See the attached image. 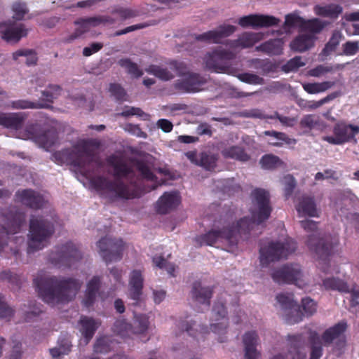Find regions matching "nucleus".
<instances>
[{
  "label": "nucleus",
  "instance_id": "obj_1",
  "mask_svg": "<svg viewBox=\"0 0 359 359\" xmlns=\"http://www.w3.org/2000/svg\"><path fill=\"white\" fill-rule=\"evenodd\" d=\"M251 199V217H244L236 224L233 223L222 229H211L195 238L197 244L199 246H212L217 242L224 241L233 246L238 241V236L249 234L255 226L266 222L270 217L273 210L269 192L264 189L257 188L252 191Z\"/></svg>",
  "mask_w": 359,
  "mask_h": 359
},
{
  "label": "nucleus",
  "instance_id": "obj_2",
  "mask_svg": "<svg viewBox=\"0 0 359 359\" xmlns=\"http://www.w3.org/2000/svg\"><path fill=\"white\" fill-rule=\"evenodd\" d=\"M106 162L109 166L113 168L115 179L111 180L103 176H97L91 180L93 186L100 192L102 197L109 202L137 197V194L134 191H130L128 186L121 180V178H127L133 174V169L128 166L121 156L115 154L109 156Z\"/></svg>",
  "mask_w": 359,
  "mask_h": 359
},
{
  "label": "nucleus",
  "instance_id": "obj_3",
  "mask_svg": "<svg viewBox=\"0 0 359 359\" xmlns=\"http://www.w3.org/2000/svg\"><path fill=\"white\" fill-rule=\"evenodd\" d=\"M33 283L39 297L51 306L72 301L82 285L74 278L41 275L34 279Z\"/></svg>",
  "mask_w": 359,
  "mask_h": 359
},
{
  "label": "nucleus",
  "instance_id": "obj_4",
  "mask_svg": "<svg viewBox=\"0 0 359 359\" xmlns=\"http://www.w3.org/2000/svg\"><path fill=\"white\" fill-rule=\"evenodd\" d=\"M55 232L54 224L42 216L32 215L29 220L27 253L42 250Z\"/></svg>",
  "mask_w": 359,
  "mask_h": 359
},
{
  "label": "nucleus",
  "instance_id": "obj_5",
  "mask_svg": "<svg viewBox=\"0 0 359 359\" xmlns=\"http://www.w3.org/2000/svg\"><path fill=\"white\" fill-rule=\"evenodd\" d=\"M297 249V243L291 238H286L283 241H271L267 245L259 249V259L262 266L266 267L271 262L286 259Z\"/></svg>",
  "mask_w": 359,
  "mask_h": 359
},
{
  "label": "nucleus",
  "instance_id": "obj_6",
  "mask_svg": "<svg viewBox=\"0 0 359 359\" xmlns=\"http://www.w3.org/2000/svg\"><path fill=\"white\" fill-rule=\"evenodd\" d=\"M53 157L58 164L69 163L74 167L85 169L93 161L94 154L86 142L74 147V149H64L55 152Z\"/></svg>",
  "mask_w": 359,
  "mask_h": 359
},
{
  "label": "nucleus",
  "instance_id": "obj_7",
  "mask_svg": "<svg viewBox=\"0 0 359 359\" xmlns=\"http://www.w3.org/2000/svg\"><path fill=\"white\" fill-rule=\"evenodd\" d=\"M332 135H326L322 140L333 145L346 143H357L356 136L359 135V126L345 121H337L333 126Z\"/></svg>",
  "mask_w": 359,
  "mask_h": 359
},
{
  "label": "nucleus",
  "instance_id": "obj_8",
  "mask_svg": "<svg viewBox=\"0 0 359 359\" xmlns=\"http://www.w3.org/2000/svg\"><path fill=\"white\" fill-rule=\"evenodd\" d=\"M337 240L334 242H327L324 238H319L316 234L309 236L306 245L310 250L314 252L318 258V266L320 269L327 273L329 270L330 256L334 246L337 245Z\"/></svg>",
  "mask_w": 359,
  "mask_h": 359
},
{
  "label": "nucleus",
  "instance_id": "obj_9",
  "mask_svg": "<svg viewBox=\"0 0 359 359\" xmlns=\"http://www.w3.org/2000/svg\"><path fill=\"white\" fill-rule=\"evenodd\" d=\"M81 257V253L78 248L73 243L68 242L57 246L55 251L50 254L49 260L59 268L70 267Z\"/></svg>",
  "mask_w": 359,
  "mask_h": 359
},
{
  "label": "nucleus",
  "instance_id": "obj_10",
  "mask_svg": "<svg viewBox=\"0 0 359 359\" xmlns=\"http://www.w3.org/2000/svg\"><path fill=\"white\" fill-rule=\"evenodd\" d=\"M236 53L231 50H226L222 47H217L212 52L207 53L203 61L205 67L215 72H224L228 68L229 62L235 59Z\"/></svg>",
  "mask_w": 359,
  "mask_h": 359
},
{
  "label": "nucleus",
  "instance_id": "obj_11",
  "mask_svg": "<svg viewBox=\"0 0 359 359\" xmlns=\"http://www.w3.org/2000/svg\"><path fill=\"white\" fill-rule=\"evenodd\" d=\"M62 88L57 84H50L48 88L41 91V102H31L27 100H18L12 101L10 107L15 109H43L48 108L49 104L45 103H53V100L60 95Z\"/></svg>",
  "mask_w": 359,
  "mask_h": 359
},
{
  "label": "nucleus",
  "instance_id": "obj_12",
  "mask_svg": "<svg viewBox=\"0 0 359 359\" xmlns=\"http://www.w3.org/2000/svg\"><path fill=\"white\" fill-rule=\"evenodd\" d=\"M97 245L100 255L107 264L121 259L125 248L122 239L105 236L97 242Z\"/></svg>",
  "mask_w": 359,
  "mask_h": 359
},
{
  "label": "nucleus",
  "instance_id": "obj_13",
  "mask_svg": "<svg viewBox=\"0 0 359 359\" xmlns=\"http://www.w3.org/2000/svg\"><path fill=\"white\" fill-rule=\"evenodd\" d=\"M276 300L285 314V320L287 323L294 324L302 320L303 313L300 306L294 300L292 293L278 294L276 295Z\"/></svg>",
  "mask_w": 359,
  "mask_h": 359
},
{
  "label": "nucleus",
  "instance_id": "obj_14",
  "mask_svg": "<svg viewBox=\"0 0 359 359\" xmlns=\"http://www.w3.org/2000/svg\"><path fill=\"white\" fill-rule=\"evenodd\" d=\"M348 328L347 322L342 320L332 327L326 329L321 335V340L325 346L334 343L338 349L345 347L346 339L345 333Z\"/></svg>",
  "mask_w": 359,
  "mask_h": 359
},
{
  "label": "nucleus",
  "instance_id": "obj_15",
  "mask_svg": "<svg viewBox=\"0 0 359 359\" xmlns=\"http://www.w3.org/2000/svg\"><path fill=\"white\" fill-rule=\"evenodd\" d=\"M271 277L278 284L292 283L299 285L302 277L301 266L297 264H285L275 270Z\"/></svg>",
  "mask_w": 359,
  "mask_h": 359
},
{
  "label": "nucleus",
  "instance_id": "obj_16",
  "mask_svg": "<svg viewBox=\"0 0 359 359\" xmlns=\"http://www.w3.org/2000/svg\"><path fill=\"white\" fill-rule=\"evenodd\" d=\"M206 82V79L200 74L190 72L184 78L177 80L173 87L180 93H196L201 90Z\"/></svg>",
  "mask_w": 359,
  "mask_h": 359
},
{
  "label": "nucleus",
  "instance_id": "obj_17",
  "mask_svg": "<svg viewBox=\"0 0 359 359\" xmlns=\"http://www.w3.org/2000/svg\"><path fill=\"white\" fill-rule=\"evenodd\" d=\"M1 38L10 43H17L27 35V29L23 24H18L13 20L0 23Z\"/></svg>",
  "mask_w": 359,
  "mask_h": 359
},
{
  "label": "nucleus",
  "instance_id": "obj_18",
  "mask_svg": "<svg viewBox=\"0 0 359 359\" xmlns=\"http://www.w3.org/2000/svg\"><path fill=\"white\" fill-rule=\"evenodd\" d=\"M15 197L17 201L34 210L43 208L46 203L41 194L32 189L18 190Z\"/></svg>",
  "mask_w": 359,
  "mask_h": 359
},
{
  "label": "nucleus",
  "instance_id": "obj_19",
  "mask_svg": "<svg viewBox=\"0 0 359 359\" xmlns=\"http://www.w3.org/2000/svg\"><path fill=\"white\" fill-rule=\"evenodd\" d=\"M236 31V27L231 25H223L213 30H210L201 34L196 35L197 41L211 43H220L222 40L231 36Z\"/></svg>",
  "mask_w": 359,
  "mask_h": 359
},
{
  "label": "nucleus",
  "instance_id": "obj_20",
  "mask_svg": "<svg viewBox=\"0 0 359 359\" xmlns=\"http://www.w3.org/2000/svg\"><path fill=\"white\" fill-rule=\"evenodd\" d=\"M4 225V229L7 235L19 232L25 222V214L17 210H9L2 212Z\"/></svg>",
  "mask_w": 359,
  "mask_h": 359
},
{
  "label": "nucleus",
  "instance_id": "obj_21",
  "mask_svg": "<svg viewBox=\"0 0 359 359\" xmlns=\"http://www.w3.org/2000/svg\"><path fill=\"white\" fill-rule=\"evenodd\" d=\"M227 311L224 304L215 302L212 308V317L217 323L210 325L212 332L218 334L225 332L228 326Z\"/></svg>",
  "mask_w": 359,
  "mask_h": 359
},
{
  "label": "nucleus",
  "instance_id": "obj_22",
  "mask_svg": "<svg viewBox=\"0 0 359 359\" xmlns=\"http://www.w3.org/2000/svg\"><path fill=\"white\" fill-rule=\"evenodd\" d=\"M180 202L177 192H165L156 203V210L161 215H165L175 209Z\"/></svg>",
  "mask_w": 359,
  "mask_h": 359
},
{
  "label": "nucleus",
  "instance_id": "obj_23",
  "mask_svg": "<svg viewBox=\"0 0 359 359\" xmlns=\"http://www.w3.org/2000/svg\"><path fill=\"white\" fill-rule=\"evenodd\" d=\"M212 294V287H203L200 281H195L193 283L191 295L193 300L197 304L205 305L207 309H209Z\"/></svg>",
  "mask_w": 359,
  "mask_h": 359
},
{
  "label": "nucleus",
  "instance_id": "obj_24",
  "mask_svg": "<svg viewBox=\"0 0 359 359\" xmlns=\"http://www.w3.org/2000/svg\"><path fill=\"white\" fill-rule=\"evenodd\" d=\"M288 341L293 350H290L287 353L275 355L271 359H306V354L299 350L303 344L302 336L301 334L289 335Z\"/></svg>",
  "mask_w": 359,
  "mask_h": 359
},
{
  "label": "nucleus",
  "instance_id": "obj_25",
  "mask_svg": "<svg viewBox=\"0 0 359 359\" xmlns=\"http://www.w3.org/2000/svg\"><path fill=\"white\" fill-rule=\"evenodd\" d=\"M26 118L27 115L23 112L5 113L0 111V126L8 129L20 130Z\"/></svg>",
  "mask_w": 359,
  "mask_h": 359
},
{
  "label": "nucleus",
  "instance_id": "obj_26",
  "mask_svg": "<svg viewBox=\"0 0 359 359\" xmlns=\"http://www.w3.org/2000/svg\"><path fill=\"white\" fill-rule=\"evenodd\" d=\"M261 40V36L257 33L244 32L237 39L227 40L226 45L231 49H243L252 47Z\"/></svg>",
  "mask_w": 359,
  "mask_h": 359
},
{
  "label": "nucleus",
  "instance_id": "obj_27",
  "mask_svg": "<svg viewBox=\"0 0 359 359\" xmlns=\"http://www.w3.org/2000/svg\"><path fill=\"white\" fill-rule=\"evenodd\" d=\"M143 277L142 272L139 270H133L131 273L129 280V297L135 300L136 304L140 301L142 294Z\"/></svg>",
  "mask_w": 359,
  "mask_h": 359
},
{
  "label": "nucleus",
  "instance_id": "obj_28",
  "mask_svg": "<svg viewBox=\"0 0 359 359\" xmlns=\"http://www.w3.org/2000/svg\"><path fill=\"white\" fill-rule=\"evenodd\" d=\"M130 163L133 167L140 172L142 178L156 182L147 191L156 189L161 184L157 183V177L151 171L147 162L142 159L132 158Z\"/></svg>",
  "mask_w": 359,
  "mask_h": 359
},
{
  "label": "nucleus",
  "instance_id": "obj_29",
  "mask_svg": "<svg viewBox=\"0 0 359 359\" xmlns=\"http://www.w3.org/2000/svg\"><path fill=\"white\" fill-rule=\"evenodd\" d=\"M115 20L108 15H98L86 18H79L74 22L83 34L88 32L90 27H97L101 24H113Z\"/></svg>",
  "mask_w": 359,
  "mask_h": 359
},
{
  "label": "nucleus",
  "instance_id": "obj_30",
  "mask_svg": "<svg viewBox=\"0 0 359 359\" xmlns=\"http://www.w3.org/2000/svg\"><path fill=\"white\" fill-rule=\"evenodd\" d=\"M243 341L245 346V358L246 359H257L259 353L256 348L258 341L257 332L255 331L246 332L243 336Z\"/></svg>",
  "mask_w": 359,
  "mask_h": 359
},
{
  "label": "nucleus",
  "instance_id": "obj_31",
  "mask_svg": "<svg viewBox=\"0 0 359 359\" xmlns=\"http://www.w3.org/2000/svg\"><path fill=\"white\" fill-rule=\"evenodd\" d=\"M283 41L281 39L268 40L255 48L256 50L270 55H278L283 52Z\"/></svg>",
  "mask_w": 359,
  "mask_h": 359
},
{
  "label": "nucleus",
  "instance_id": "obj_32",
  "mask_svg": "<svg viewBox=\"0 0 359 359\" xmlns=\"http://www.w3.org/2000/svg\"><path fill=\"white\" fill-rule=\"evenodd\" d=\"M221 153L224 158H231L243 163L250 159V156L245 151V149L237 145L226 147Z\"/></svg>",
  "mask_w": 359,
  "mask_h": 359
},
{
  "label": "nucleus",
  "instance_id": "obj_33",
  "mask_svg": "<svg viewBox=\"0 0 359 359\" xmlns=\"http://www.w3.org/2000/svg\"><path fill=\"white\" fill-rule=\"evenodd\" d=\"M313 40L311 35L300 34L291 41L290 46L293 51L302 53L313 46Z\"/></svg>",
  "mask_w": 359,
  "mask_h": 359
},
{
  "label": "nucleus",
  "instance_id": "obj_34",
  "mask_svg": "<svg viewBox=\"0 0 359 359\" xmlns=\"http://www.w3.org/2000/svg\"><path fill=\"white\" fill-rule=\"evenodd\" d=\"M297 212L303 215L318 217L316 204L313 198L304 196L296 207Z\"/></svg>",
  "mask_w": 359,
  "mask_h": 359
},
{
  "label": "nucleus",
  "instance_id": "obj_35",
  "mask_svg": "<svg viewBox=\"0 0 359 359\" xmlns=\"http://www.w3.org/2000/svg\"><path fill=\"white\" fill-rule=\"evenodd\" d=\"M315 12L318 15L336 19L342 13L343 8L339 4H330L324 6H315Z\"/></svg>",
  "mask_w": 359,
  "mask_h": 359
},
{
  "label": "nucleus",
  "instance_id": "obj_36",
  "mask_svg": "<svg viewBox=\"0 0 359 359\" xmlns=\"http://www.w3.org/2000/svg\"><path fill=\"white\" fill-rule=\"evenodd\" d=\"M349 62L336 65H319L309 71V74L314 77H320L327 73L344 69Z\"/></svg>",
  "mask_w": 359,
  "mask_h": 359
},
{
  "label": "nucleus",
  "instance_id": "obj_37",
  "mask_svg": "<svg viewBox=\"0 0 359 359\" xmlns=\"http://www.w3.org/2000/svg\"><path fill=\"white\" fill-rule=\"evenodd\" d=\"M80 323L82 327V334L87 341H89L98 327L97 323L92 318L84 316L81 318Z\"/></svg>",
  "mask_w": 359,
  "mask_h": 359
},
{
  "label": "nucleus",
  "instance_id": "obj_38",
  "mask_svg": "<svg viewBox=\"0 0 359 359\" xmlns=\"http://www.w3.org/2000/svg\"><path fill=\"white\" fill-rule=\"evenodd\" d=\"M146 72L152 74L158 79L167 81L175 78V75L167 68H163L156 65H150L145 69Z\"/></svg>",
  "mask_w": 359,
  "mask_h": 359
},
{
  "label": "nucleus",
  "instance_id": "obj_39",
  "mask_svg": "<svg viewBox=\"0 0 359 359\" xmlns=\"http://www.w3.org/2000/svg\"><path fill=\"white\" fill-rule=\"evenodd\" d=\"M264 135L273 137L277 142H271L270 144L274 147H282L283 144H292L296 143L295 139L290 138L285 133L275 130H266Z\"/></svg>",
  "mask_w": 359,
  "mask_h": 359
},
{
  "label": "nucleus",
  "instance_id": "obj_40",
  "mask_svg": "<svg viewBox=\"0 0 359 359\" xmlns=\"http://www.w3.org/2000/svg\"><path fill=\"white\" fill-rule=\"evenodd\" d=\"M131 325L132 334H144L149 328V318L144 314L135 315L133 323Z\"/></svg>",
  "mask_w": 359,
  "mask_h": 359
},
{
  "label": "nucleus",
  "instance_id": "obj_41",
  "mask_svg": "<svg viewBox=\"0 0 359 359\" xmlns=\"http://www.w3.org/2000/svg\"><path fill=\"white\" fill-rule=\"evenodd\" d=\"M323 286L327 290H337L341 292H349L347 283L339 278H328L323 280Z\"/></svg>",
  "mask_w": 359,
  "mask_h": 359
},
{
  "label": "nucleus",
  "instance_id": "obj_42",
  "mask_svg": "<svg viewBox=\"0 0 359 359\" xmlns=\"http://www.w3.org/2000/svg\"><path fill=\"white\" fill-rule=\"evenodd\" d=\"M120 67L125 68L128 74L135 78H140L143 75V72L138 67L137 65L133 62L129 58H122L118 61Z\"/></svg>",
  "mask_w": 359,
  "mask_h": 359
},
{
  "label": "nucleus",
  "instance_id": "obj_43",
  "mask_svg": "<svg viewBox=\"0 0 359 359\" xmlns=\"http://www.w3.org/2000/svg\"><path fill=\"white\" fill-rule=\"evenodd\" d=\"M253 62L255 64V68L260 69L263 75L276 72L278 69V65L269 60L255 59Z\"/></svg>",
  "mask_w": 359,
  "mask_h": 359
},
{
  "label": "nucleus",
  "instance_id": "obj_44",
  "mask_svg": "<svg viewBox=\"0 0 359 359\" xmlns=\"http://www.w3.org/2000/svg\"><path fill=\"white\" fill-rule=\"evenodd\" d=\"M217 160L218 158L216 154L203 152L200 154L199 163L198 164L205 170L212 171L216 168Z\"/></svg>",
  "mask_w": 359,
  "mask_h": 359
},
{
  "label": "nucleus",
  "instance_id": "obj_45",
  "mask_svg": "<svg viewBox=\"0 0 359 359\" xmlns=\"http://www.w3.org/2000/svg\"><path fill=\"white\" fill-rule=\"evenodd\" d=\"M113 331L117 335L122 337H130L132 334V325L124 319H119L115 321L113 326Z\"/></svg>",
  "mask_w": 359,
  "mask_h": 359
},
{
  "label": "nucleus",
  "instance_id": "obj_46",
  "mask_svg": "<svg viewBox=\"0 0 359 359\" xmlns=\"http://www.w3.org/2000/svg\"><path fill=\"white\" fill-rule=\"evenodd\" d=\"M168 65L177 76L184 78L190 72L189 67L183 61L172 60L168 62Z\"/></svg>",
  "mask_w": 359,
  "mask_h": 359
},
{
  "label": "nucleus",
  "instance_id": "obj_47",
  "mask_svg": "<svg viewBox=\"0 0 359 359\" xmlns=\"http://www.w3.org/2000/svg\"><path fill=\"white\" fill-rule=\"evenodd\" d=\"M56 134L50 130H43L42 134L36 140L42 147H51L56 142Z\"/></svg>",
  "mask_w": 359,
  "mask_h": 359
},
{
  "label": "nucleus",
  "instance_id": "obj_48",
  "mask_svg": "<svg viewBox=\"0 0 359 359\" xmlns=\"http://www.w3.org/2000/svg\"><path fill=\"white\" fill-rule=\"evenodd\" d=\"M262 168L267 170H272L283 163V161L277 156L273 154L264 155L259 161Z\"/></svg>",
  "mask_w": 359,
  "mask_h": 359
},
{
  "label": "nucleus",
  "instance_id": "obj_49",
  "mask_svg": "<svg viewBox=\"0 0 359 359\" xmlns=\"http://www.w3.org/2000/svg\"><path fill=\"white\" fill-rule=\"evenodd\" d=\"M119 116L123 117H128L130 116H136L143 121H149L151 116L144 112L142 109L135 107L126 106L124 110L118 114Z\"/></svg>",
  "mask_w": 359,
  "mask_h": 359
},
{
  "label": "nucleus",
  "instance_id": "obj_50",
  "mask_svg": "<svg viewBox=\"0 0 359 359\" xmlns=\"http://www.w3.org/2000/svg\"><path fill=\"white\" fill-rule=\"evenodd\" d=\"M319 124V118L314 114L304 116L299 122V126L305 133L310 132Z\"/></svg>",
  "mask_w": 359,
  "mask_h": 359
},
{
  "label": "nucleus",
  "instance_id": "obj_51",
  "mask_svg": "<svg viewBox=\"0 0 359 359\" xmlns=\"http://www.w3.org/2000/svg\"><path fill=\"white\" fill-rule=\"evenodd\" d=\"M21 56H25L27 57L26 64L29 66L36 65L38 60L36 54L33 50L20 49L13 54V58L15 60Z\"/></svg>",
  "mask_w": 359,
  "mask_h": 359
},
{
  "label": "nucleus",
  "instance_id": "obj_52",
  "mask_svg": "<svg viewBox=\"0 0 359 359\" xmlns=\"http://www.w3.org/2000/svg\"><path fill=\"white\" fill-rule=\"evenodd\" d=\"M280 20L272 15H256V27H269L277 25Z\"/></svg>",
  "mask_w": 359,
  "mask_h": 359
},
{
  "label": "nucleus",
  "instance_id": "obj_53",
  "mask_svg": "<svg viewBox=\"0 0 359 359\" xmlns=\"http://www.w3.org/2000/svg\"><path fill=\"white\" fill-rule=\"evenodd\" d=\"M335 93H332L327 95L325 97L318 100V101H309L306 102V104H302V102H304V100H300L298 102V105L302 108H310V109H317L322 106L323 104L328 102L329 101L334 99L336 97Z\"/></svg>",
  "mask_w": 359,
  "mask_h": 359
},
{
  "label": "nucleus",
  "instance_id": "obj_54",
  "mask_svg": "<svg viewBox=\"0 0 359 359\" xmlns=\"http://www.w3.org/2000/svg\"><path fill=\"white\" fill-rule=\"evenodd\" d=\"M325 24L320 20L314 18L309 20H304L303 27L305 29L313 33H319L324 28Z\"/></svg>",
  "mask_w": 359,
  "mask_h": 359
},
{
  "label": "nucleus",
  "instance_id": "obj_55",
  "mask_svg": "<svg viewBox=\"0 0 359 359\" xmlns=\"http://www.w3.org/2000/svg\"><path fill=\"white\" fill-rule=\"evenodd\" d=\"M153 262L156 266L160 269H165L168 273L174 276V272L175 271V265L172 263L167 262V260L163 256H155L153 257Z\"/></svg>",
  "mask_w": 359,
  "mask_h": 359
},
{
  "label": "nucleus",
  "instance_id": "obj_56",
  "mask_svg": "<svg viewBox=\"0 0 359 359\" xmlns=\"http://www.w3.org/2000/svg\"><path fill=\"white\" fill-rule=\"evenodd\" d=\"M237 78L241 81L248 84L262 85L264 83V79L255 74L241 73L238 74Z\"/></svg>",
  "mask_w": 359,
  "mask_h": 359
},
{
  "label": "nucleus",
  "instance_id": "obj_57",
  "mask_svg": "<svg viewBox=\"0 0 359 359\" xmlns=\"http://www.w3.org/2000/svg\"><path fill=\"white\" fill-rule=\"evenodd\" d=\"M12 11L14 13L13 18L16 20H22L29 10L25 3L16 1L12 6Z\"/></svg>",
  "mask_w": 359,
  "mask_h": 359
},
{
  "label": "nucleus",
  "instance_id": "obj_58",
  "mask_svg": "<svg viewBox=\"0 0 359 359\" xmlns=\"http://www.w3.org/2000/svg\"><path fill=\"white\" fill-rule=\"evenodd\" d=\"M341 39L340 33L335 32L332 34L329 41L325 44V48L323 50V53L325 55H327L330 53L334 51L339 46Z\"/></svg>",
  "mask_w": 359,
  "mask_h": 359
},
{
  "label": "nucleus",
  "instance_id": "obj_59",
  "mask_svg": "<svg viewBox=\"0 0 359 359\" xmlns=\"http://www.w3.org/2000/svg\"><path fill=\"white\" fill-rule=\"evenodd\" d=\"M283 184L284 185V195L285 198L287 199L294 191L296 187V181L292 175H287L283 179Z\"/></svg>",
  "mask_w": 359,
  "mask_h": 359
},
{
  "label": "nucleus",
  "instance_id": "obj_60",
  "mask_svg": "<svg viewBox=\"0 0 359 359\" xmlns=\"http://www.w3.org/2000/svg\"><path fill=\"white\" fill-rule=\"evenodd\" d=\"M305 65L302 61L300 56H296L287 62L282 66V70L286 73L297 70L299 67Z\"/></svg>",
  "mask_w": 359,
  "mask_h": 359
},
{
  "label": "nucleus",
  "instance_id": "obj_61",
  "mask_svg": "<svg viewBox=\"0 0 359 359\" xmlns=\"http://www.w3.org/2000/svg\"><path fill=\"white\" fill-rule=\"evenodd\" d=\"M112 13L118 14L123 20L133 18L139 15L137 11L122 7L114 9Z\"/></svg>",
  "mask_w": 359,
  "mask_h": 359
},
{
  "label": "nucleus",
  "instance_id": "obj_62",
  "mask_svg": "<svg viewBox=\"0 0 359 359\" xmlns=\"http://www.w3.org/2000/svg\"><path fill=\"white\" fill-rule=\"evenodd\" d=\"M110 351V345L105 337L98 338L93 346V351L96 353H107Z\"/></svg>",
  "mask_w": 359,
  "mask_h": 359
},
{
  "label": "nucleus",
  "instance_id": "obj_63",
  "mask_svg": "<svg viewBox=\"0 0 359 359\" xmlns=\"http://www.w3.org/2000/svg\"><path fill=\"white\" fill-rule=\"evenodd\" d=\"M312 342L310 359H320L323 354L322 344L318 337H312L311 339Z\"/></svg>",
  "mask_w": 359,
  "mask_h": 359
},
{
  "label": "nucleus",
  "instance_id": "obj_64",
  "mask_svg": "<svg viewBox=\"0 0 359 359\" xmlns=\"http://www.w3.org/2000/svg\"><path fill=\"white\" fill-rule=\"evenodd\" d=\"M342 49L345 55H354L359 51V41H348L342 45Z\"/></svg>",
  "mask_w": 359,
  "mask_h": 359
}]
</instances>
